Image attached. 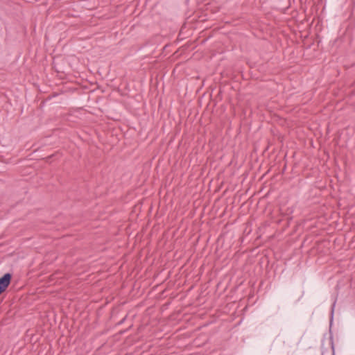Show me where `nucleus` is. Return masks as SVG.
<instances>
[{"mask_svg": "<svg viewBox=\"0 0 355 355\" xmlns=\"http://www.w3.org/2000/svg\"><path fill=\"white\" fill-rule=\"evenodd\" d=\"M12 275L10 272L5 273L0 277V295L5 292L10 284Z\"/></svg>", "mask_w": 355, "mask_h": 355, "instance_id": "f257e3e1", "label": "nucleus"}, {"mask_svg": "<svg viewBox=\"0 0 355 355\" xmlns=\"http://www.w3.org/2000/svg\"><path fill=\"white\" fill-rule=\"evenodd\" d=\"M53 156V155H51V156H49L46 157L47 159H50Z\"/></svg>", "mask_w": 355, "mask_h": 355, "instance_id": "f03ea898", "label": "nucleus"}]
</instances>
